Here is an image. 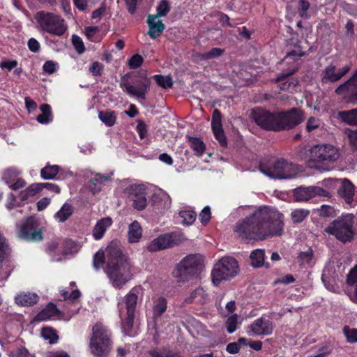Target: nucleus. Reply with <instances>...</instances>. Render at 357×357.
Here are the masks:
<instances>
[{"label":"nucleus","instance_id":"f257e3e1","mask_svg":"<svg viewBox=\"0 0 357 357\" xmlns=\"http://www.w3.org/2000/svg\"><path fill=\"white\" fill-rule=\"evenodd\" d=\"M105 255V272L114 287L122 288L133 277L132 264L130 259L123 255L121 245L118 241H112L106 248L105 254L98 251L95 255L93 266L96 269L100 268L102 264Z\"/></svg>","mask_w":357,"mask_h":357},{"label":"nucleus","instance_id":"f03ea898","mask_svg":"<svg viewBox=\"0 0 357 357\" xmlns=\"http://www.w3.org/2000/svg\"><path fill=\"white\" fill-rule=\"evenodd\" d=\"M281 225H237L235 232L246 240H261L279 236L282 232Z\"/></svg>","mask_w":357,"mask_h":357},{"label":"nucleus","instance_id":"7ed1b4c3","mask_svg":"<svg viewBox=\"0 0 357 357\" xmlns=\"http://www.w3.org/2000/svg\"><path fill=\"white\" fill-rule=\"evenodd\" d=\"M140 293V287H134L125 296L122 301L118 303L119 316L125 330H128L132 326L138 296Z\"/></svg>","mask_w":357,"mask_h":357},{"label":"nucleus","instance_id":"20e7f679","mask_svg":"<svg viewBox=\"0 0 357 357\" xmlns=\"http://www.w3.org/2000/svg\"><path fill=\"white\" fill-rule=\"evenodd\" d=\"M259 169L264 174L274 179L291 178L298 172L297 167L294 164L283 158L278 159L270 166L261 163Z\"/></svg>","mask_w":357,"mask_h":357},{"label":"nucleus","instance_id":"39448f33","mask_svg":"<svg viewBox=\"0 0 357 357\" xmlns=\"http://www.w3.org/2000/svg\"><path fill=\"white\" fill-rule=\"evenodd\" d=\"M90 349L96 356L107 354L111 348L110 332L101 323H97L93 327V334L90 340Z\"/></svg>","mask_w":357,"mask_h":357},{"label":"nucleus","instance_id":"423d86ee","mask_svg":"<svg viewBox=\"0 0 357 357\" xmlns=\"http://www.w3.org/2000/svg\"><path fill=\"white\" fill-rule=\"evenodd\" d=\"M35 19L39 27L50 34L60 36L67 30L64 20L54 13L39 11L36 13Z\"/></svg>","mask_w":357,"mask_h":357},{"label":"nucleus","instance_id":"0eeeda50","mask_svg":"<svg viewBox=\"0 0 357 357\" xmlns=\"http://www.w3.org/2000/svg\"><path fill=\"white\" fill-rule=\"evenodd\" d=\"M128 77V74H126L122 77L120 86L125 89L128 95L144 100L151 86V80L147 77L146 71L142 70L135 75L132 83L126 80Z\"/></svg>","mask_w":357,"mask_h":357},{"label":"nucleus","instance_id":"6e6552de","mask_svg":"<svg viewBox=\"0 0 357 357\" xmlns=\"http://www.w3.org/2000/svg\"><path fill=\"white\" fill-rule=\"evenodd\" d=\"M239 268L237 261L230 257H223L214 266L211 277L213 283L218 286L222 280H228L235 277Z\"/></svg>","mask_w":357,"mask_h":357},{"label":"nucleus","instance_id":"1a4fd4ad","mask_svg":"<svg viewBox=\"0 0 357 357\" xmlns=\"http://www.w3.org/2000/svg\"><path fill=\"white\" fill-rule=\"evenodd\" d=\"M203 268V259L199 255H189L185 257L177 265L176 276L181 280L190 277L197 276Z\"/></svg>","mask_w":357,"mask_h":357},{"label":"nucleus","instance_id":"9d476101","mask_svg":"<svg viewBox=\"0 0 357 357\" xmlns=\"http://www.w3.org/2000/svg\"><path fill=\"white\" fill-rule=\"evenodd\" d=\"M309 162L324 164L334 162L339 158L338 150L329 144H317L309 150Z\"/></svg>","mask_w":357,"mask_h":357},{"label":"nucleus","instance_id":"9b49d317","mask_svg":"<svg viewBox=\"0 0 357 357\" xmlns=\"http://www.w3.org/2000/svg\"><path fill=\"white\" fill-rule=\"evenodd\" d=\"M187 239L186 236L180 231L160 235L151 241L147 245L149 252H155L178 245Z\"/></svg>","mask_w":357,"mask_h":357},{"label":"nucleus","instance_id":"f8f14e48","mask_svg":"<svg viewBox=\"0 0 357 357\" xmlns=\"http://www.w3.org/2000/svg\"><path fill=\"white\" fill-rule=\"evenodd\" d=\"M77 251V245L72 241H52L46 247V252L52 261H61L66 255Z\"/></svg>","mask_w":357,"mask_h":357},{"label":"nucleus","instance_id":"ddd939ff","mask_svg":"<svg viewBox=\"0 0 357 357\" xmlns=\"http://www.w3.org/2000/svg\"><path fill=\"white\" fill-rule=\"evenodd\" d=\"M283 215L266 206L259 207L247 216L243 223H282Z\"/></svg>","mask_w":357,"mask_h":357},{"label":"nucleus","instance_id":"4468645a","mask_svg":"<svg viewBox=\"0 0 357 357\" xmlns=\"http://www.w3.org/2000/svg\"><path fill=\"white\" fill-rule=\"evenodd\" d=\"M252 116L255 122L266 130L278 131V112L272 113L262 109L252 111Z\"/></svg>","mask_w":357,"mask_h":357},{"label":"nucleus","instance_id":"2eb2a0df","mask_svg":"<svg viewBox=\"0 0 357 357\" xmlns=\"http://www.w3.org/2000/svg\"><path fill=\"white\" fill-rule=\"evenodd\" d=\"M278 131L290 130L301 123L303 121V112L293 108L287 112H278Z\"/></svg>","mask_w":357,"mask_h":357},{"label":"nucleus","instance_id":"dca6fc26","mask_svg":"<svg viewBox=\"0 0 357 357\" xmlns=\"http://www.w3.org/2000/svg\"><path fill=\"white\" fill-rule=\"evenodd\" d=\"M317 195L331 197L329 192L318 186L299 187L293 192L294 198L296 202H307Z\"/></svg>","mask_w":357,"mask_h":357},{"label":"nucleus","instance_id":"f3484780","mask_svg":"<svg viewBox=\"0 0 357 357\" xmlns=\"http://www.w3.org/2000/svg\"><path fill=\"white\" fill-rule=\"evenodd\" d=\"M335 92L337 95H343L347 102L357 103V79L350 77L344 83L336 88Z\"/></svg>","mask_w":357,"mask_h":357},{"label":"nucleus","instance_id":"a211bd4d","mask_svg":"<svg viewBox=\"0 0 357 357\" xmlns=\"http://www.w3.org/2000/svg\"><path fill=\"white\" fill-rule=\"evenodd\" d=\"M350 70V65H347L337 70L333 64H330L326 66L321 73V82L324 84L335 83L340 80Z\"/></svg>","mask_w":357,"mask_h":357},{"label":"nucleus","instance_id":"6ab92c4d","mask_svg":"<svg viewBox=\"0 0 357 357\" xmlns=\"http://www.w3.org/2000/svg\"><path fill=\"white\" fill-rule=\"evenodd\" d=\"M250 328L256 335L266 336L273 333L274 326L269 318L261 317L255 319L250 326Z\"/></svg>","mask_w":357,"mask_h":357},{"label":"nucleus","instance_id":"aec40b11","mask_svg":"<svg viewBox=\"0 0 357 357\" xmlns=\"http://www.w3.org/2000/svg\"><path fill=\"white\" fill-rule=\"evenodd\" d=\"M340 183L337 190V194L347 204L351 206L355 195V186L347 178L340 179Z\"/></svg>","mask_w":357,"mask_h":357},{"label":"nucleus","instance_id":"412c9836","mask_svg":"<svg viewBox=\"0 0 357 357\" xmlns=\"http://www.w3.org/2000/svg\"><path fill=\"white\" fill-rule=\"evenodd\" d=\"M19 237L26 241H40L43 240L42 230L36 225H21Z\"/></svg>","mask_w":357,"mask_h":357},{"label":"nucleus","instance_id":"4be33fe9","mask_svg":"<svg viewBox=\"0 0 357 357\" xmlns=\"http://www.w3.org/2000/svg\"><path fill=\"white\" fill-rule=\"evenodd\" d=\"M211 128L215 139L220 144L225 147L227 146V139L222 125V116L220 111L215 109L212 114Z\"/></svg>","mask_w":357,"mask_h":357},{"label":"nucleus","instance_id":"5701e85b","mask_svg":"<svg viewBox=\"0 0 357 357\" xmlns=\"http://www.w3.org/2000/svg\"><path fill=\"white\" fill-rule=\"evenodd\" d=\"M326 231L342 241H350L354 235L352 225H332L326 229Z\"/></svg>","mask_w":357,"mask_h":357},{"label":"nucleus","instance_id":"b1692460","mask_svg":"<svg viewBox=\"0 0 357 357\" xmlns=\"http://www.w3.org/2000/svg\"><path fill=\"white\" fill-rule=\"evenodd\" d=\"M156 19H158V17H155L152 15H149L146 20L149 27L148 34L153 39L160 37L165 29V26L162 23V20H158L155 22Z\"/></svg>","mask_w":357,"mask_h":357},{"label":"nucleus","instance_id":"393cba45","mask_svg":"<svg viewBox=\"0 0 357 357\" xmlns=\"http://www.w3.org/2000/svg\"><path fill=\"white\" fill-rule=\"evenodd\" d=\"M38 301V296L33 292L21 291L15 296V302L18 305L31 306Z\"/></svg>","mask_w":357,"mask_h":357},{"label":"nucleus","instance_id":"a878e982","mask_svg":"<svg viewBox=\"0 0 357 357\" xmlns=\"http://www.w3.org/2000/svg\"><path fill=\"white\" fill-rule=\"evenodd\" d=\"M59 314V311L56 308V305L52 303H50L36 315L35 320L39 321H46L56 317Z\"/></svg>","mask_w":357,"mask_h":357},{"label":"nucleus","instance_id":"bb28decb","mask_svg":"<svg viewBox=\"0 0 357 357\" xmlns=\"http://www.w3.org/2000/svg\"><path fill=\"white\" fill-rule=\"evenodd\" d=\"M250 258L251 260V265L255 268L265 267L268 268L269 264L264 261V250L261 249H257L253 250Z\"/></svg>","mask_w":357,"mask_h":357},{"label":"nucleus","instance_id":"cd10ccee","mask_svg":"<svg viewBox=\"0 0 357 357\" xmlns=\"http://www.w3.org/2000/svg\"><path fill=\"white\" fill-rule=\"evenodd\" d=\"M299 43L300 42L298 40L294 41V39H291L289 40L288 44L289 50L287 52L286 57H291L294 60H297L298 58L305 55Z\"/></svg>","mask_w":357,"mask_h":357},{"label":"nucleus","instance_id":"c85d7f7f","mask_svg":"<svg viewBox=\"0 0 357 357\" xmlns=\"http://www.w3.org/2000/svg\"><path fill=\"white\" fill-rule=\"evenodd\" d=\"M142 236V228L140 225H129L128 239L129 243H135L139 241Z\"/></svg>","mask_w":357,"mask_h":357},{"label":"nucleus","instance_id":"c756f323","mask_svg":"<svg viewBox=\"0 0 357 357\" xmlns=\"http://www.w3.org/2000/svg\"><path fill=\"white\" fill-rule=\"evenodd\" d=\"M338 116L347 124L357 126V108L340 112Z\"/></svg>","mask_w":357,"mask_h":357},{"label":"nucleus","instance_id":"7c9ffc66","mask_svg":"<svg viewBox=\"0 0 357 357\" xmlns=\"http://www.w3.org/2000/svg\"><path fill=\"white\" fill-rule=\"evenodd\" d=\"M40 109L42 114L37 116L36 120L43 124H46L52 121V115L50 106L47 104H43L40 106Z\"/></svg>","mask_w":357,"mask_h":357},{"label":"nucleus","instance_id":"2f4dec72","mask_svg":"<svg viewBox=\"0 0 357 357\" xmlns=\"http://www.w3.org/2000/svg\"><path fill=\"white\" fill-rule=\"evenodd\" d=\"M167 310L166 300L162 297H157L153 299V317H160Z\"/></svg>","mask_w":357,"mask_h":357},{"label":"nucleus","instance_id":"473e14b6","mask_svg":"<svg viewBox=\"0 0 357 357\" xmlns=\"http://www.w3.org/2000/svg\"><path fill=\"white\" fill-rule=\"evenodd\" d=\"M98 118L109 127L113 126L116 121V116L114 111H100Z\"/></svg>","mask_w":357,"mask_h":357},{"label":"nucleus","instance_id":"72a5a7b5","mask_svg":"<svg viewBox=\"0 0 357 357\" xmlns=\"http://www.w3.org/2000/svg\"><path fill=\"white\" fill-rule=\"evenodd\" d=\"M60 167L59 165H47L40 171L41 177L45 180L54 179L57 175Z\"/></svg>","mask_w":357,"mask_h":357},{"label":"nucleus","instance_id":"f704fd0d","mask_svg":"<svg viewBox=\"0 0 357 357\" xmlns=\"http://www.w3.org/2000/svg\"><path fill=\"white\" fill-rule=\"evenodd\" d=\"M313 256L314 255L312 250L310 248H308L306 250L302 251L298 254L297 260L301 266H311Z\"/></svg>","mask_w":357,"mask_h":357},{"label":"nucleus","instance_id":"c9c22d12","mask_svg":"<svg viewBox=\"0 0 357 357\" xmlns=\"http://www.w3.org/2000/svg\"><path fill=\"white\" fill-rule=\"evenodd\" d=\"M241 324V317L236 314L229 316L225 323L227 331L229 333H233L237 330L239 325Z\"/></svg>","mask_w":357,"mask_h":357},{"label":"nucleus","instance_id":"e433bc0d","mask_svg":"<svg viewBox=\"0 0 357 357\" xmlns=\"http://www.w3.org/2000/svg\"><path fill=\"white\" fill-rule=\"evenodd\" d=\"M188 138L190 144V147L196 152L197 155H202L206 149V146L203 141L199 138L190 136H189Z\"/></svg>","mask_w":357,"mask_h":357},{"label":"nucleus","instance_id":"4c0bfd02","mask_svg":"<svg viewBox=\"0 0 357 357\" xmlns=\"http://www.w3.org/2000/svg\"><path fill=\"white\" fill-rule=\"evenodd\" d=\"M132 199L135 208L140 211L146 207L147 202L144 192L132 194Z\"/></svg>","mask_w":357,"mask_h":357},{"label":"nucleus","instance_id":"58836bf2","mask_svg":"<svg viewBox=\"0 0 357 357\" xmlns=\"http://www.w3.org/2000/svg\"><path fill=\"white\" fill-rule=\"evenodd\" d=\"M73 214V207L69 204H64L56 213V217L60 222L66 221Z\"/></svg>","mask_w":357,"mask_h":357},{"label":"nucleus","instance_id":"ea45409f","mask_svg":"<svg viewBox=\"0 0 357 357\" xmlns=\"http://www.w3.org/2000/svg\"><path fill=\"white\" fill-rule=\"evenodd\" d=\"M41 336L46 340H48L50 344H54L57 342L58 335L54 330L51 328L45 327L41 330Z\"/></svg>","mask_w":357,"mask_h":357},{"label":"nucleus","instance_id":"a19ab883","mask_svg":"<svg viewBox=\"0 0 357 357\" xmlns=\"http://www.w3.org/2000/svg\"><path fill=\"white\" fill-rule=\"evenodd\" d=\"M153 78L155 80L157 84L163 89L171 88L173 85V82L170 76L155 75L153 76Z\"/></svg>","mask_w":357,"mask_h":357},{"label":"nucleus","instance_id":"79ce46f5","mask_svg":"<svg viewBox=\"0 0 357 357\" xmlns=\"http://www.w3.org/2000/svg\"><path fill=\"white\" fill-rule=\"evenodd\" d=\"M109 180V177L106 176L101 175L100 174H96L93 178L90 180V185L89 188L91 190H100V185L102 183L103 181Z\"/></svg>","mask_w":357,"mask_h":357},{"label":"nucleus","instance_id":"37998d69","mask_svg":"<svg viewBox=\"0 0 357 357\" xmlns=\"http://www.w3.org/2000/svg\"><path fill=\"white\" fill-rule=\"evenodd\" d=\"M10 357H35L34 354H30L24 347L14 348L9 351Z\"/></svg>","mask_w":357,"mask_h":357},{"label":"nucleus","instance_id":"c03bdc74","mask_svg":"<svg viewBox=\"0 0 357 357\" xmlns=\"http://www.w3.org/2000/svg\"><path fill=\"white\" fill-rule=\"evenodd\" d=\"M343 333L349 343L357 342V328L346 326L343 328Z\"/></svg>","mask_w":357,"mask_h":357},{"label":"nucleus","instance_id":"a18cd8bd","mask_svg":"<svg viewBox=\"0 0 357 357\" xmlns=\"http://www.w3.org/2000/svg\"><path fill=\"white\" fill-rule=\"evenodd\" d=\"M170 11V6L167 0H162L157 7V13L153 15L155 17H160L167 15Z\"/></svg>","mask_w":357,"mask_h":357},{"label":"nucleus","instance_id":"49530a36","mask_svg":"<svg viewBox=\"0 0 357 357\" xmlns=\"http://www.w3.org/2000/svg\"><path fill=\"white\" fill-rule=\"evenodd\" d=\"M308 215V210L296 209L291 213V216L293 222L298 223L303 221Z\"/></svg>","mask_w":357,"mask_h":357},{"label":"nucleus","instance_id":"de8ad7c7","mask_svg":"<svg viewBox=\"0 0 357 357\" xmlns=\"http://www.w3.org/2000/svg\"><path fill=\"white\" fill-rule=\"evenodd\" d=\"M179 215L183 218L182 223H193L196 220V213L194 211H181Z\"/></svg>","mask_w":357,"mask_h":357},{"label":"nucleus","instance_id":"09e8293b","mask_svg":"<svg viewBox=\"0 0 357 357\" xmlns=\"http://www.w3.org/2000/svg\"><path fill=\"white\" fill-rule=\"evenodd\" d=\"M224 51L225 50L223 49L218 48V47H214V48L211 49L210 51L203 53L201 55V59L208 60V59L217 58V57H219L220 56H221L223 54Z\"/></svg>","mask_w":357,"mask_h":357},{"label":"nucleus","instance_id":"8fccbe9b","mask_svg":"<svg viewBox=\"0 0 357 357\" xmlns=\"http://www.w3.org/2000/svg\"><path fill=\"white\" fill-rule=\"evenodd\" d=\"M319 215L323 218H333L335 216V210L333 206L329 205H322L320 208L318 209Z\"/></svg>","mask_w":357,"mask_h":357},{"label":"nucleus","instance_id":"3c124183","mask_svg":"<svg viewBox=\"0 0 357 357\" xmlns=\"http://www.w3.org/2000/svg\"><path fill=\"white\" fill-rule=\"evenodd\" d=\"M107 229V225H96L92 230L93 237L96 240L102 238Z\"/></svg>","mask_w":357,"mask_h":357},{"label":"nucleus","instance_id":"603ef678","mask_svg":"<svg viewBox=\"0 0 357 357\" xmlns=\"http://www.w3.org/2000/svg\"><path fill=\"white\" fill-rule=\"evenodd\" d=\"M144 59L140 54L133 55L128 61V66L130 69L139 68L143 63Z\"/></svg>","mask_w":357,"mask_h":357},{"label":"nucleus","instance_id":"864d4df0","mask_svg":"<svg viewBox=\"0 0 357 357\" xmlns=\"http://www.w3.org/2000/svg\"><path fill=\"white\" fill-rule=\"evenodd\" d=\"M72 43L78 54H82L85 51V47L82 40L78 36L73 35Z\"/></svg>","mask_w":357,"mask_h":357},{"label":"nucleus","instance_id":"5fc2aeb1","mask_svg":"<svg viewBox=\"0 0 357 357\" xmlns=\"http://www.w3.org/2000/svg\"><path fill=\"white\" fill-rule=\"evenodd\" d=\"M321 280L327 289L333 292H335L337 291L338 287L335 283V281L334 280L327 281L325 273H323Z\"/></svg>","mask_w":357,"mask_h":357},{"label":"nucleus","instance_id":"6e6d98bb","mask_svg":"<svg viewBox=\"0 0 357 357\" xmlns=\"http://www.w3.org/2000/svg\"><path fill=\"white\" fill-rule=\"evenodd\" d=\"M191 298L192 299H197L199 301H202L206 299L207 294L202 287H199L191 294Z\"/></svg>","mask_w":357,"mask_h":357},{"label":"nucleus","instance_id":"4d7b16f0","mask_svg":"<svg viewBox=\"0 0 357 357\" xmlns=\"http://www.w3.org/2000/svg\"><path fill=\"white\" fill-rule=\"evenodd\" d=\"M18 175V172L15 169L6 170L3 176V179L6 183L10 184L11 181H13L15 178Z\"/></svg>","mask_w":357,"mask_h":357},{"label":"nucleus","instance_id":"13d9d810","mask_svg":"<svg viewBox=\"0 0 357 357\" xmlns=\"http://www.w3.org/2000/svg\"><path fill=\"white\" fill-rule=\"evenodd\" d=\"M151 355V357H181L177 354L167 351H153Z\"/></svg>","mask_w":357,"mask_h":357},{"label":"nucleus","instance_id":"bf43d9fd","mask_svg":"<svg viewBox=\"0 0 357 357\" xmlns=\"http://www.w3.org/2000/svg\"><path fill=\"white\" fill-rule=\"evenodd\" d=\"M200 221L203 222H208L211 218V208L209 206H205L199 214Z\"/></svg>","mask_w":357,"mask_h":357},{"label":"nucleus","instance_id":"052dcab7","mask_svg":"<svg viewBox=\"0 0 357 357\" xmlns=\"http://www.w3.org/2000/svg\"><path fill=\"white\" fill-rule=\"evenodd\" d=\"M299 14L301 17H307V11L310 8V3L305 0L299 1Z\"/></svg>","mask_w":357,"mask_h":357},{"label":"nucleus","instance_id":"680f3d73","mask_svg":"<svg viewBox=\"0 0 357 357\" xmlns=\"http://www.w3.org/2000/svg\"><path fill=\"white\" fill-rule=\"evenodd\" d=\"M319 126V121L314 117H310L306 123V129L311 132Z\"/></svg>","mask_w":357,"mask_h":357},{"label":"nucleus","instance_id":"e2e57ef3","mask_svg":"<svg viewBox=\"0 0 357 357\" xmlns=\"http://www.w3.org/2000/svg\"><path fill=\"white\" fill-rule=\"evenodd\" d=\"M352 213L343 214L340 218L333 220L331 223H351L354 220Z\"/></svg>","mask_w":357,"mask_h":357},{"label":"nucleus","instance_id":"0e129e2a","mask_svg":"<svg viewBox=\"0 0 357 357\" xmlns=\"http://www.w3.org/2000/svg\"><path fill=\"white\" fill-rule=\"evenodd\" d=\"M346 133L347 134L349 142L352 146L357 148V129L353 130L347 128L346 130Z\"/></svg>","mask_w":357,"mask_h":357},{"label":"nucleus","instance_id":"69168bd1","mask_svg":"<svg viewBox=\"0 0 357 357\" xmlns=\"http://www.w3.org/2000/svg\"><path fill=\"white\" fill-rule=\"evenodd\" d=\"M357 282V264L350 271L347 275V282L354 284Z\"/></svg>","mask_w":357,"mask_h":357},{"label":"nucleus","instance_id":"338daca9","mask_svg":"<svg viewBox=\"0 0 357 357\" xmlns=\"http://www.w3.org/2000/svg\"><path fill=\"white\" fill-rule=\"evenodd\" d=\"M102 69V65L98 61H95L92 63L89 70L93 75L97 76L100 75Z\"/></svg>","mask_w":357,"mask_h":357},{"label":"nucleus","instance_id":"774afa93","mask_svg":"<svg viewBox=\"0 0 357 357\" xmlns=\"http://www.w3.org/2000/svg\"><path fill=\"white\" fill-rule=\"evenodd\" d=\"M47 357H70L69 354L63 350H53L47 353Z\"/></svg>","mask_w":357,"mask_h":357}]
</instances>
